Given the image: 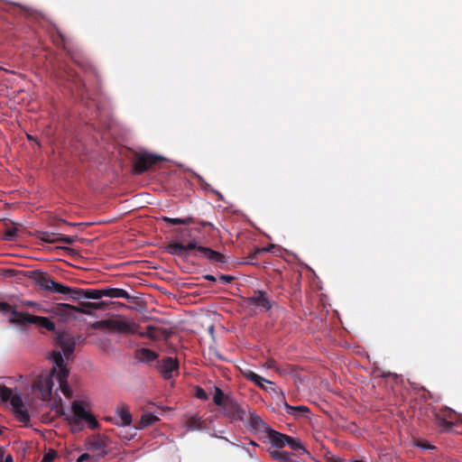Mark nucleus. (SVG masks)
Segmentation results:
<instances>
[{"label":"nucleus","instance_id":"1","mask_svg":"<svg viewBox=\"0 0 462 462\" xmlns=\"http://www.w3.org/2000/svg\"><path fill=\"white\" fill-rule=\"evenodd\" d=\"M57 343L62 349V353L60 351H53L51 354V362L52 367L48 375H68L69 369L64 357L69 360L73 355L76 341L73 336L67 332H61L57 334Z\"/></svg>","mask_w":462,"mask_h":462},{"label":"nucleus","instance_id":"2","mask_svg":"<svg viewBox=\"0 0 462 462\" xmlns=\"http://www.w3.org/2000/svg\"><path fill=\"white\" fill-rule=\"evenodd\" d=\"M214 403L220 408L223 415L230 420H244L245 411L237 401L229 394H226L219 387L214 386Z\"/></svg>","mask_w":462,"mask_h":462},{"label":"nucleus","instance_id":"3","mask_svg":"<svg viewBox=\"0 0 462 462\" xmlns=\"http://www.w3.org/2000/svg\"><path fill=\"white\" fill-rule=\"evenodd\" d=\"M36 285L52 293L69 294L71 288L53 281L51 275L41 270L32 272L30 276Z\"/></svg>","mask_w":462,"mask_h":462},{"label":"nucleus","instance_id":"4","mask_svg":"<svg viewBox=\"0 0 462 462\" xmlns=\"http://www.w3.org/2000/svg\"><path fill=\"white\" fill-rule=\"evenodd\" d=\"M94 328L109 329L122 334H136L139 326L134 322H129L123 318L108 319L97 321L93 324Z\"/></svg>","mask_w":462,"mask_h":462},{"label":"nucleus","instance_id":"5","mask_svg":"<svg viewBox=\"0 0 462 462\" xmlns=\"http://www.w3.org/2000/svg\"><path fill=\"white\" fill-rule=\"evenodd\" d=\"M163 160V157L145 151L135 152L133 159V171L135 174H143Z\"/></svg>","mask_w":462,"mask_h":462},{"label":"nucleus","instance_id":"6","mask_svg":"<svg viewBox=\"0 0 462 462\" xmlns=\"http://www.w3.org/2000/svg\"><path fill=\"white\" fill-rule=\"evenodd\" d=\"M79 305H80V307L79 308V307H75V306H72V305L67 304V303H60L54 307V312L57 315H60L62 317H69V316L73 315L75 312L89 314L90 311L88 310V309L103 310L104 306L106 305V302L105 301H102V302L84 301V302H80Z\"/></svg>","mask_w":462,"mask_h":462},{"label":"nucleus","instance_id":"7","mask_svg":"<svg viewBox=\"0 0 462 462\" xmlns=\"http://www.w3.org/2000/svg\"><path fill=\"white\" fill-rule=\"evenodd\" d=\"M198 244L195 238L190 239L186 245L181 242H172L166 246V251L171 255H177L182 258L189 256V251H197ZM197 255V252L193 254Z\"/></svg>","mask_w":462,"mask_h":462},{"label":"nucleus","instance_id":"8","mask_svg":"<svg viewBox=\"0 0 462 462\" xmlns=\"http://www.w3.org/2000/svg\"><path fill=\"white\" fill-rule=\"evenodd\" d=\"M72 412H73V421L79 423L81 420H85L88 422V427L92 430L98 427V421L96 418L87 411L82 405V403L79 401H74L71 405Z\"/></svg>","mask_w":462,"mask_h":462},{"label":"nucleus","instance_id":"9","mask_svg":"<svg viewBox=\"0 0 462 462\" xmlns=\"http://www.w3.org/2000/svg\"><path fill=\"white\" fill-rule=\"evenodd\" d=\"M249 305L259 308L262 311H269L273 308V302L267 292L262 290H256L246 299Z\"/></svg>","mask_w":462,"mask_h":462},{"label":"nucleus","instance_id":"10","mask_svg":"<svg viewBox=\"0 0 462 462\" xmlns=\"http://www.w3.org/2000/svg\"><path fill=\"white\" fill-rule=\"evenodd\" d=\"M88 448L98 457H105L108 453L106 439L102 436H94L88 442Z\"/></svg>","mask_w":462,"mask_h":462},{"label":"nucleus","instance_id":"11","mask_svg":"<svg viewBox=\"0 0 462 462\" xmlns=\"http://www.w3.org/2000/svg\"><path fill=\"white\" fill-rule=\"evenodd\" d=\"M69 294L74 300H79L81 298L99 300L102 297H104L103 289L102 290H95V289L84 290V289L71 288V291Z\"/></svg>","mask_w":462,"mask_h":462},{"label":"nucleus","instance_id":"12","mask_svg":"<svg viewBox=\"0 0 462 462\" xmlns=\"http://www.w3.org/2000/svg\"><path fill=\"white\" fill-rule=\"evenodd\" d=\"M33 315L27 312L17 311L14 308L10 317L8 318L9 323L16 325L21 328H25L27 325L32 324Z\"/></svg>","mask_w":462,"mask_h":462},{"label":"nucleus","instance_id":"13","mask_svg":"<svg viewBox=\"0 0 462 462\" xmlns=\"http://www.w3.org/2000/svg\"><path fill=\"white\" fill-rule=\"evenodd\" d=\"M179 365V360L176 357L165 356L158 361L157 367L160 373L168 374L178 371Z\"/></svg>","mask_w":462,"mask_h":462},{"label":"nucleus","instance_id":"14","mask_svg":"<svg viewBox=\"0 0 462 462\" xmlns=\"http://www.w3.org/2000/svg\"><path fill=\"white\" fill-rule=\"evenodd\" d=\"M197 253L201 254V255L203 257H205L211 263H226V258L223 254L217 252L209 247L198 245Z\"/></svg>","mask_w":462,"mask_h":462},{"label":"nucleus","instance_id":"15","mask_svg":"<svg viewBox=\"0 0 462 462\" xmlns=\"http://www.w3.org/2000/svg\"><path fill=\"white\" fill-rule=\"evenodd\" d=\"M53 381L52 377H39L35 387L38 388L42 393V399H50L52 392Z\"/></svg>","mask_w":462,"mask_h":462},{"label":"nucleus","instance_id":"16","mask_svg":"<svg viewBox=\"0 0 462 462\" xmlns=\"http://www.w3.org/2000/svg\"><path fill=\"white\" fill-rule=\"evenodd\" d=\"M282 403L285 411L296 419L308 418L310 412L309 407L305 405L291 406L288 404L284 399L282 400Z\"/></svg>","mask_w":462,"mask_h":462},{"label":"nucleus","instance_id":"17","mask_svg":"<svg viewBox=\"0 0 462 462\" xmlns=\"http://www.w3.org/2000/svg\"><path fill=\"white\" fill-rule=\"evenodd\" d=\"M116 414L119 420L116 422V425L129 426L132 423V415L126 404L121 403L118 405L116 409Z\"/></svg>","mask_w":462,"mask_h":462},{"label":"nucleus","instance_id":"18","mask_svg":"<svg viewBox=\"0 0 462 462\" xmlns=\"http://www.w3.org/2000/svg\"><path fill=\"white\" fill-rule=\"evenodd\" d=\"M266 433L273 446L281 448L287 445L288 435L282 434L271 428H266Z\"/></svg>","mask_w":462,"mask_h":462},{"label":"nucleus","instance_id":"19","mask_svg":"<svg viewBox=\"0 0 462 462\" xmlns=\"http://www.w3.org/2000/svg\"><path fill=\"white\" fill-rule=\"evenodd\" d=\"M135 357L145 363H151L158 358V354L152 349L142 347L135 351Z\"/></svg>","mask_w":462,"mask_h":462},{"label":"nucleus","instance_id":"20","mask_svg":"<svg viewBox=\"0 0 462 462\" xmlns=\"http://www.w3.org/2000/svg\"><path fill=\"white\" fill-rule=\"evenodd\" d=\"M104 297L109 298H122L125 300H130V294L124 289L120 288H106L103 289Z\"/></svg>","mask_w":462,"mask_h":462},{"label":"nucleus","instance_id":"21","mask_svg":"<svg viewBox=\"0 0 462 462\" xmlns=\"http://www.w3.org/2000/svg\"><path fill=\"white\" fill-rule=\"evenodd\" d=\"M32 324L39 328L47 329L48 331L55 330V323L47 317L34 316L32 319Z\"/></svg>","mask_w":462,"mask_h":462},{"label":"nucleus","instance_id":"22","mask_svg":"<svg viewBox=\"0 0 462 462\" xmlns=\"http://www.w3.org/2000/svg\"><path fill=\"white\" fill-rule=\"evenodd\" d=\"M32 324L39 328L47 329L48 331L55 330V323L47 317L34 316L32 319Z\"/></svg>","mask_w":462,"mask_h":462},{"label":"nucleus","instance_id":"23","mask_svg":"<svg viewBox=\"0 0 462 462\" xmlns=\"http://www.w3.org/2000/svg\"><path fill=\"white\" fill-rule=\"evenodd\" d=\"M251 379L255 385L258 387L267 391V392H273L275 393H278V391L274 387V383L266 380L264 377H248Z\"/></svg>","mask_w":462,"mask_h":462},{"label":"nucleus","instance_id":"24","mask_svg":"<svg viewBox=\"0 0 462 462\" xmlns=\"http://www.w3.org/2000/svg\"><path fill=\"white\" fill-rule=\"evenodd\" d=\"M59 235L58 233L48 232V231H37L36 237L42 242L49 244L59 243Z\"/></svg>","mask_w":462,"mask_h":462},{"label":"nucleus","instance_id":"25","mask_svg":"<svg viewBox=\"0 0 462 462\" xmlns=\"http://www.w3.org/2000/svg\"><path fill=\"white\" fill-rule=\"evenodd\" d=\"M434 419L436 424L443 430L448 431L452 429L454 422L451 420H447L443 416H441L436 411H434Z\"/></svg>","mask_w":462,"mask_h":462},{"label":"nucleus","instance_id":"26","mask_svg":"<svg viewBox=\"0 0 462 462\" xmlns=\"http://www.w3.org/2000/svg\"><path fill=\"white\" fill-rule=\"evenodd\" d=\"M158 420H159V418L156 415H154L151 412H145L142 415L140 422H139V426L137 428L143 429L145 427L154 424Z\"/></svg>","mask_w":462,"mask_h":462},{"label":"nucleus","instance_id":"27","mask_svg":"<svg viewBox=\"0 0 462 462\" xmlns=\"http://www.w3.org/2000/svg\"><path fill=\"white\" fill-rule=\"evenodd\" d=\"M286 442V446H289L292 450L297 451L300 454L308 453L307 449L304 448V446L302 445L301 441L299 439H294L291 436H288Z\"/></svg>","mask_w":462,"mask_h":462},{"label":"nucleus","instance_id":"28","mask_svg":"<svg viewBox=\"0 0 462 462\" xmlns=\"http://www.w3.org/2000/svg\"><path fill=\"white\" fill-rule=\"evenodd\" d=\"M162 220L170 225H189L195 222L194 218L191 217H188L185 218H173L169 217H162Z\"/></svg>","mask_w":462,"mask_h":462},{"label":"nucleus","instance_id":"29","mask_svg":"<svg viewBox=\"0 0 462 462\" xmlns=\"http://www.w3.org/2000/svg\"><path fill=\"white\" fill-rule=\"evenodd\" d=\"M249 423L254 429H264L265 432L266 428H268L262 418L255 413H250Z\"/></svg>","mask_w":462,"mask_h":462},{"label":"nucleus","instance_id":"30","mask_svg":"<svg viewBox=\"0 0 462 462\" xmlns=\"http://www.w3.org/2000/svg\"><path fill=\"white\" fill-rule=\"evenodd\" d=\"M14 413L15 415V418L22 423L27 424L30 421V415L24 407H22L21 409L14 410Z\"/></svg>","mask_w":462,"mask_h":462},{"label":"nucleus","instance_id":"31","mask_svg":"<svg viewBox=\"0 0 462 462\" xmlns=\"http://www.w3.org/2000/svg\"><path fill=\"white\" fill-rule=\"evenodd\" d=\"M173 232L175 234L176 240L181 243L186 241V238L191 236V230L189 228H176Z\"/></svg>","mask_w":462,"mask_h":462},{"label":"nucleus","instance_id":"32","mask_svg":"<svg viewBox=\"0 0 462 462\" xmlns=\"http://www.w3.org/2000/svg\"><path fill=\"white\" fill-rule=\"evenodd\" d=\"M273 457L281 461V462H291L292 454L287 451H273L271 453Z\"/></svg>","mask_w":462,"mask_h":462},{"label":"nucleus","instance_id":"33","mask_svg":"<svg viewBox=\"0 0 462 462\" xmlns=\"http://www.w3.org/2000/svg\"><path fill=\"white\" fill-rule=\"evenodd\" d=\"M436 411L439 412L441 416H443L447 420H451L454 422V420L457 418L456 412L448 407H443Z\"/></svg>","mask_w":462,"mask_h":462},{"label":"nucleus","instance_id":"34","mask_svg":"<svg viewBox=\"0 0 462 462\" xmlns=\"http://www.w3.org/2000/svg\"><path fill=\"white\" fill-rule=\"evenodd\" d=\"M157 331H158V328H156L155 327L147 326L145 332H142V333L138 332L137 334H139L141 337H147L149 338L155 339L158 337Z\"/></svg>","mask_w":462,"mask_h":462},{"label":"nucleus","instance_id":"35","mask_svg":"<svg viewBox=\"0 0 462 462\" xmlns=\"http://www.w3.org/2000/svg\"><path fill=\"white\" fill-rule=\"evenodd\" d=\"M12 390L5 387V386H0V399L3 402L10 401L13 397Z\"/></svg>","mask_w":462,"mask_h":462},{"label":"nucleus","instance_id":"36","mask_svg":"<svg viewBox=\"0 0 462 462\" xmlns=\"http://www.w3.org/2000/svg\"><path fill=\"white\" fill-rule=\"evenodd\" d=\"M10 403L14 410L21 409L22 407H24L23 399L18 394H14L13 397L10 400Z\"/></svg>","mask_w":462,"mask_h":462},{"label":"nucleus","instance_id":"37","mask_svg":"<svg viewBox=\"0 0 462 462\" xmlns=\"http://www.w3.org/2000/svg\"><path fill=\"white\" fill-rule=\"evenodd\" d=\"M59 379L60 386L61 388L62 393L65 396L69 397L71 395V391L69 387L67 385V378L68 377H57Z\"/></svg>","mask_w":462,"mask_h":462},{"label":"nucleus","instance_id":"38","mask_svg":"<svg viewBox=\"0 0 462 462\" xmlns=\"http://www.w3.org/2000/svg\"><path fill=\"white\" fill-rule=\"evenodd\" d=\"M194 390H195L194 396L196 398H198L201 401H207L208 399V393L200 386H195Z\"/></svg>","mask_w":462,"mask_h":462},{"label":"nucleus","instance_id":"39","mask_svg":"<svg viewBox=\"0 0 462 462\" xmlns=\"http://www.w3.org/2000/svg\"><path fill=\"white\" fill-rule=\"evenodd\" d=\"M22 305L23 307L32 308V309H34L37 311H42L43 310L42 306L40 303L36 302V301L23 300V301H22Z\"/></svg>","mask_w":462,"mask_h":462},{"label":"nucleus","instance_id":"40","mask_svg":"<svg viewBox=\"0 0 462 462\" xmlns=\"http://www.w3.org/2000/svg\"><path fill=\"white\" fill-rule=\"evenodd\" d=\"M14 306L10 305L7 302H0V312L3 314H9L11 315Z\"/></svg>","mask_w":462,"mask_h":462},{"label":"nucleus","instance_id":"41","mask_svg":"<svg viewBox=\"0 0 462 462\" xmlns=\"http://www.w3.org/2000/svg\"><path fill=\"white\" fill-rule=\"evenodd\" d=\"M56 456H57L56 451L53 450V449H51L49 452H47L43 456V457L41 460V462H52L55 459Z\"/></svg>","mask_w":462,"mask_h":462},{"label":"nucleus","instance_id":"42","mask_svg":"<svg viewBox=\"0 0 462 462\" xmlns=\"http://www.w3.org/2000/svg\"><path fill=\"white\" fill-rule=\"evenodd\" d=\"M75 241H76L75 236H64L61 234L59 235V243L62 242V243H65L68 245H72Z\"/></svg>","mask_w":462,"mask_h":462},{"label":"nucleus","instance_id":"43","mask_svg":"<svg viewBox=\"0 0 462 462\" xmlns=\"http://www.w3.org/2000/svg\"><path fill=\"white\" fill-rule=\"evenodd\" d=\"M57 37H58V39H54V42H56V44L57 45L61 44L62 47L65 48V37L61 33V32H60L59 30L57 31Z\"/></svg>","mask_w":462,"mask_h":462},{"label":"nucleus","instance_id":"44","mask_svg":"<svg viewBox=\"0 0 462 462\" xmlns=\"http://www.w3.org/2000/svg\"><path fill=\"white\" fill-rule=\"evenodd\" d=\"M218 280L225 283V284H228L230 282H232L235 278L231 275H227V274H221L219 277H218Z\"/></svg>","mask_w":462,"mask_h":462},{"label":"nucleus","instance_id":"45","mask_svg":"<svg viewBox=\"0 0 462 462\" xmlns=\"http://www.w3.org/2000/svg\"><path fill=\"white\" fill-rule=\"evenodd\" d=\"M263 251V249H257L254 254H250L248 256V261L247 263H251V264H254V260H255L256 258V254L261 253Z\"/></svg>","mask_w":462,"mask_h":462},{"label":"nucleus","instance_id":"46","mask_svg":"<svg viewBox=\"0 0 462 462\" xmlns=\"http://www.w3.org/2000/svg\"><path fill=\"white\" fill-rule=\"evenodd\" d=\"M266 365H268V367L273 368L276 373H280L279 368L273 360L267 361Z\"/></svg>","mask_w":462,"mask_h":462},{"label":"nucleus","instance_id":"47","mask_svg":"<svg viewBox=\"0 0 462 462\" xmlns=\"http://www.w3.org/2000/svg\"><path fill=\"white\" fill-rule=\"evenodd\" d=\"M89 457H90L89 454L84 453L78 457L77 462H84V461L88 460Z\"/></svg>","mask_w":462,"mask_h":462},{"label":"nucleus","instance_id":"48","mask_svg":"<svg viewBox=\"0 0 462 462\" xmlns=\"http://www.w3.org/2000/svg\"><path fill=\"white\" fill-rule=\"evenodd\" d=\"M407 381H408V383L411 385V387H412L415 391L419 392V391H420V390H422V389H423V387H422V386H420V384H417V383H411L409 379H408Z\"/></svg>","mask_w":462,"mask_h":462},{"label":"nucleus","instance_id":"49","mask_svg":"<svg viewBox=\"0 0 462 462\" xmlns=\"http://www.w3.org/2000/svg\"><path fill=\"white\" fill-rule=\"evenodd\" d=\"M204 278L207 280V281H209V282H217V278L214 276V275H211V274H207L204 276Z\"/></svg>","mask_w":462,"mask_h":462},{"label":"nucleus","instance_id":"50","mask_svg":"<svg viewBox=\"0 0 462 462\" xmlns=\"http://www.w3.org/2000/svg\"><path fill=\"white\" fill-rule=\"evenodd\" d=\"M15 234V230H8L6 233V237L8 239H11Z\"/></svg>","mask_w":462,"mask_h":462},{"label":"nucleus","instance_id":"51","mask_svg":"<svg viewBox=\"0 0 462 462\" xmlns=\"http://www.w3.org/2000/svg\"><path fill=\"white\" fill-rule=\"evenodd\" d=\"M5 462H13V458L11 456H7L5 459Z\"/></svg>","mask_w":462,"mask_h":462},{"label":"nucleus","instance_id":"52","mask_svg":"<svg viewBox=\"0 0 462 462\" xmlns=\"http://www.w3.org/2000/svg\"><path fill=\"white\" fill-rule=\"evenodd\" d=\"M196 422V419L195 418H191L189 421V426L193 425L194 423Z\"/></svg>","mask_w":462,"mask_h":462},{"label":"nucleus","instance_id":"53","mask_svg":"<svg viewBox=\"0 0 462 462\" xmlns=\"http://www.w3.org/2000/svg\"><path fill=\"white\" fill-rule=\"evenodd\" d=\"M420 447L424 448H432L433 447L430 446V444H425V445H420Z\"/></svg>","mask_w":462,"mask_h":462},{"label":"nucleus","instance_id":"54","mask_svg":"<svg viewBox=\"0 0 462 462\" xmlns=\"http://www.w3.org/2000/svg\"><path fill=\"white\" fill-rule=\"evenodd\" d=\"M200 225H201L202 226H210V223H208V222H205V221H202V222L200 223Z\"/></svg>","mask_w":462,"mask_h":462},{"label":"nucleus","instance_id":"55","mask_svg":"<svg viewBox=\"0 0 462 462\" xmlns=\"http://www.w3.org/2000/svg\"><path fill=\"white\" fill-rule=\"evenodd\" d=\"M245 375H250V376H253V375H258L257 374L254 373V372H250L249 374H245Z\"/></svg>","mask_w":462,"mask_h":462},{"label":"nucleus","instance_id":"56","mask_svg":"<svg viewBox=\"0 0 462 462\" xmlns=\"http://www.w3.org/2000/svg\"><path fill=\"white\" fill-rule=\"evenodd\" d=\"M386 375H393V376H396V375H398V374H397L388 373Z\"/></svg>","mask_w":462,"mask_h":462},{"label":"nucleus","instance_id":"57","mask_svg":"<svg viewBox=\"0 0 462 462\" xmlns=\"http://www.w3.org/2000/svg\"><path fill=\"white\" fill-rule=\"evenodd\" d=\"M62 249H64V250H70L69 247H62Z\"/></svg>","mask_w":462,"mask_h":462},{"label":"nucleus","instance_id":"58","mask_svg":"<svg viewBox=\"0 0 462 462\" xmlns=\"http://www.w3.org/2000/svg\"><path fill=\"white\" fill-rule=\"evenodd\" d=\"M0 69H2V68L0 67Z\"/></svg>","mask_w":462,"mask_h":462}]
</instances>
